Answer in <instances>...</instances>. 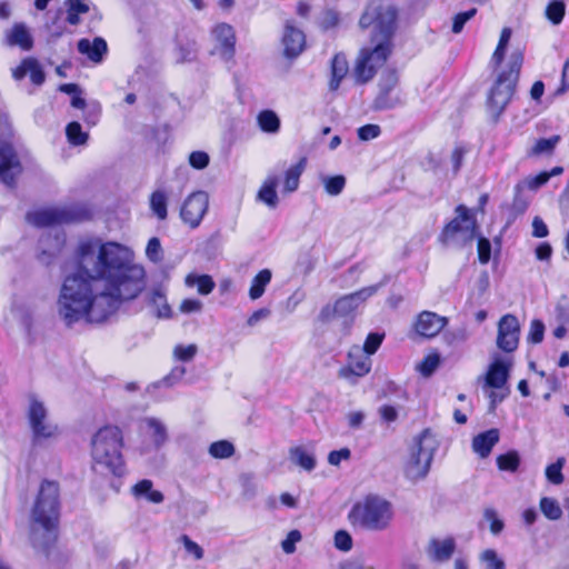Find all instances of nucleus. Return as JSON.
Instances as JSON below:
<instances>
[{"label": "nucleus", "mask_w": 569, "mask_h": 569, "mask_svg": "<svg viewBox=\"0 0 569 569\" xmlns=\"http://www.w3.org/2000/svg\"><path fill=\"white\" fill-rule=\"evenodd\" d=\"M76 258L78 270L63 278L57 299L58 316L68 327L102 322L146 288V270L128 246L88 238L79 242Z\"/></svg>", "instance_id": "nucleus-1"}, {"label": "nucleus", "mask_w": 569, "mask_h": 569, "mask_svg": "<svg viewBox=\"0 0 569 569\" xmlns=\"http://www.w3.org/2000/svg\"><path fill=\"white\" fill-rule=\"evenodd\" d=\"M397 9L390 4L370 3L359 20L362 29L372 27L370 44L360 50L353 68L357 82L366 83L386 63L397 27Z\"/></svg>", "instance_id": "nucleus-2"}, {"label": "nucleus", "mask_w": 569, "mask_h": 569, "mask_svg": "<svg viewBox=\"0 0 569 569\" xmlns=\"http://www.w3.org/2000/svg\"><path fill=\"white\" fill-rule=\"evenodd\" d=\"M59 515V485L44 480L30 515V540L34 548L46 550L56 540Z\"/></svg>", "instance_id": "nucleus-3"}, {"label": "nucleus", "mask_w": 569, "mask_h": 569, "mask_svg": "<svg viewBox=\"0 0 569 569\" xmlns=\"http://www.w3.org/2000/svg\"><path fill=\"white\" fill-rule=\"evenodd\" d=\"M123 436L116 426H103L91 438L92 469L101 475L122 476L124 460L122 456Z\"/></svg>", "instance_id": "nucleus-4"}, {"label": "nucleus", "mask_w": 569, "mask_h": 569, "mask_svg": "<svg viewBox=\"0 0 569 569\" xmlns=\"http://www.w3.org/2000/svg\"><path fill=\"white\" fill-rule=\"evenodd\" d=\"M393 518L391 503L377 495H368L352 506L348 519L353 526L366 530L383 531Z\"/></svg>", "instance_id": "nucleus-5"}, {"label": "nucleus", "mask_w": 569, "mask_h": 569, "mask_svg": "<svg viewBox=\"0 0 569 569\" xmlns=\"http://www.w3.org/2000/svg\"><path fill=\"white\" fill-rule=\"evenodd\" d=\"M522 63V51H512L507 62V69L498 74L497 81L490 90L488 109L496 120L503 112L513 96Z\"/></svg>", "instance_id": "nucleus-6"}, {"label": "nucleus", "mask_w": 569, "mask_h": 569, "mask_svg": "<svg viewBox=\"0 0 569 569\" xmlns=\"http://www.w3.org/2000/svg\"><path fill=\"white\" fill-rule=\"evenodd\" d=\"M26 416L34 448L47 446L59 437V426L50 418L47 406L36 395L28 397Z\"/></svg>", "instance_id": "nucleus-7"}, {"label": "nucleus", "mask_w": 569, "mask_h": 569, "mask_svg": "<svg viewBox=\"0 0 569 569\" xmlns=\"http://www.w3.org/2000/svg\"><path fill=\"white\" fill-rule=\"evenodd\" d=\"M439 442L436 435L429 429L422 430L415 439L409 459L405 467V475L410 480L425 478L429 470Z\"/></svg>", "instance_id": "nucleus-8"}, {"label": "nucleus", "mask_w": 569, "mask_h": 569, "mask_svg": "<svg viewBox=\"0 0 569 569\" xmlns=\"http://www.w3.org/2000/svg\"><path fill=\"white\" fill-rule=\"evenodd\" d=\"M456 218L443 228L440 239L447 246L463 247L477 237V222L463 204L456 208Z\"/></svg>", "instance_id": "nucleus-9"}, {"label": "nucleus", "mask_w": 569, "mask_h": 569, "mask_svg": "<svg viewBox=\"0 0 569 569\" xmlns=\"http://www.w3.org/2000/svg\"><path fill=\"white\" fill-rule=\"evenodd\" d=\"M379 287V284L369 286L359 291L341 297L333 306H326L321 310L319 316L320 319L322 321H330L336 317L346 318L351 316L361 303L378 291Z\"/></svg>", "instance_id": "nucleus-10"}, {"label": "nucleus", "mask_w": 569, "mask_h": 569, "mask_svg": "<svg viewBox=\"0 0 569 569\" xmlns=\"http://www.w3.org/2000/svg\"><path fill=\"white\" fill-rule=\"evenodd\" d=\"M209 206V197L204 191H196L187 197L180 210L182 221L190 228H197L202 221Z\"/></svg>", "instance_id": "nucleus-11"}, {"label": "nucleus", "mask_w": 569, "mask_h": 569, "mask_svg": "<svg viewBox=\"0 0 569 569\" xmlns=\"http://www.w3.org/2000/svg\"><path fill=\"white\" fill-rule=\"evenodd\" d=\"M76 219L77 216L73 211L59 207L44 208L27 214V221L36 227H53Z\"/></svg>", "instance_id": "nucleus-12"}, {"label": "nucleus", "mask_w": 569, "mask_h": 569, "mask_svg": "<svg viewBox=\"0 0 569 569\" xmlns=\"http://www.w3.org/2000/svg\"><path fill=\"white\" fill-rule=\"evenodd\" d=\"M520 325L516 316L505 315L498 323L497 347L505 352H512L518 348Z\"/></svg>", "instance_id": "nucleus-13"}, {"label": "nucleus", "mask_w": 569, "mask_h": 569, "mask_svg": "<svg viewBox=\"0 0 569 569\" xmlns=\"http://www.w3.org/2000/svg\"><path fill=\"white\" fill-rule=\"evenodd\" d=\"M372 361L368 355L363 352L361 347L353 346L348 353V365L341 368L339 377L356 382L353 377H363L370 372Z\"/></svg>", "instance_id": "nucleus-14"}, {"label": "nucleus", "mask_w": 569, "mask_h": 569, "mask_svg": "<svg viewBox=\"0 0 569 569\" xmlns=\"http://www.w3.org/2000/svg\"><path fill=\"white\" fill-rule=\"evenodd\" d=\"M22 168L13 148L0 141V180L8 187L12 188L16 178L21 173Z\"/></svg>", "instance_id": "nucleus-15"}, {"label": "nucleus", "mask_w": 569, "mask_h": 569, "mask_svg": "<svg viewBox=\"0 0 569 569\" xmlns=\"http://www.w3.org/2000/svg\"><path fill=\"white\" fill-rule=\"evenodd\" d=\"M66 242L64 234L58 230L49 231L42 234L39 240L40 254L39 260L44 264H50Z\"/></svg>", "instance_id": "nucleus-16"}, {"label": "nucleus", "mask_w": 569, "mask_h": 569, "mask_svg": "<svg viewBox=\"0 0 569 569\" xmlns=\"http://www.w3.org/2000/svg\"><path fill=\"white\" fill-rule=\"evenodd\" d=\"M456 547V540L452 537L431 538L426 547V555L432 562L443 563L451 559Z\"/></svg>", "instance_id": "nucleus-17"}, {"label": "nucleus", "mask_w": 569, "mask_h": 569, "mask_svg": "<svg viewBox=\"0 0 569 569\" xmlns=\"http://www.w3.org/2000/svg\"><path fill=\"white\" fill-rule=\"evenodd\" d=\"M283 53L287 58L298 57L305 49V33L292 21H287L282 37Z\"/></svg>", "instance_id": "nucleus-18"}, {"label": "nucleus", "mask_w": 569, "mask_h": 569, "mask_svg": "<svg viewBox=\"0 0 569 569\" xmlns=\"http://www.w3.org/2000/svg\"><path fill=\"white\" fill-rule=\"evenodd\" d=\"M212 34L218 43L217 50L224 60H230L234 56L236 34L233 28L228 23H219Z\"/></svg>", "instance_id": "nucleus-19"}, {"label": "nucleus", "mask_w": 569, "mask_h": 569, "mask_svg": "<svg viewBox=\"0 0 569 569\" xmlns=\"http://www.w3.org/2000/svg\"><path fill=\"white\" fill-rule=\"evenodd\" d=\"M448 320L431 311H422L416 322V331L426 338L436 337L447 325Z\"/></svg>", "instance_id": "nucleus-20"}, {"label": "nucleus", "mask_w": 569, "mask_h": 569, "mask_svg": "<svg viewBox=\"0 0 569 569\" xmlns=\"http://www.w3.org/2000/svg\"><path fill=\"white\" fill-rule=\"evenodd\" d=\"M27 74H29L31 82L36 86H41L46 80L44 72L39 61L34 58L23 59L21 63L12 70V77L16 80H21Z\"/></svg>", "instance_id": "nucleus-21"}, {"label": "nucleus", "mask_w": 569, "mask_h": 569, "mask_svg": "<svg viewBox=\"0 0 569 569\" xmlns=\"http://www.w3.org/2000/svg\"><path fill=\"white\" fill-rule=\"evenodd\" d=\"M148 306L152 308V312L158 318L169 319L172 316L171 307L167 301V289L161 284L150 289Z\"/></svg>", "instance_id": "nucleus-22"}, {"label": "nucleus", "mask_w": 569, "mask_h": 569, "mask_svg": "<svg viewBox=\"0 0 569 569\" xmlns=\"http://www.w3.org/2000/svg\"><path fill=\"white\" fill-rule=\"evenodd\" d=\"M77 47L81 54L87 56L94 63H100L108 52L107 42L100 37H96L93 40L80 39Z\"/></svg>", "instance_id": "nucleus-23"}, {"label": "nucleus", "mask_w": 569, "mask_h": 569, "mask_svg": "<svg viewBox=\"0 0 569 569\" xmlns=\"http://www.w3.org/2000/svg\"><path fill=\"white\" fill-rule=\"evenodd\" d=\"M6 43L9 47H19L22 50H30L33 46V38L24 23H14L6 31Z\"/></svg>", "instance_id": "nucleus-24"}, {"label": "nucleus", "mask_w": 569, "mask_h": 569, "mask_svg": "<svg viewBox=\"0 0 569 569\" xmlns=\"http://www.w3.org/2000/svg\"><path fill=\"white\" fill-rule=\"evenodd\" d=\"M141 430L152 440L157 448L163 446L168 440L166 425L158 418L147 417L141 421Z\"/></svg>", "instance_id": "nucleus-25"}, {"label": "nucleus", "mask_w": 569, "mask_h": 569, "mask_svg": "<svg viewBox=\"0 0 569 569\" xmlns=\"http://www.w3.org/2000/svg\"><path fill=\"white\" fill-rule=\"evenodd\" d=\"M499 430L490 429L472 439V449L480 458H487L499 441Z\"/></svg>", "instance_id": "nucleus-26"}, {"label": "nucleus", "mask_w": 569, "mask_h": 569, "mask_svg": "<svg viewBox=\"0 0 569 569\" xmlns=\"http://www.w3.org/2000/svg\"><path fill=\"white\" fill-rule=\"evenodd\" d=\"M509 377V368L508 366L500 359H496L488 369L486 375V386L495 389L502 388L508 380Z\"/></svg>", "instance_id": "nucleus-27"}, {"label": "nucleus", "mask_w": 569, "mask_h": 569, "mask_svg": "<svg viewBox=\"0 0 569 569\" xmlns=\"http://www.w3.org/2000/svg\"><path fill=\"white\" fill-rule=\"evenodd\" d=\"M349 66L345 54L338 53L331 60V79L329 82V88L331 91H336L341 80L348 73Z\"/></svg>", "instance_id": "nucleus-28"}, {"label": "nucleus", "mask_w": 569, "mask_h": 569, "mask_svg": "<svg viewBox=\"0 0 569 569\" xmlns=\"http://www.w3.org/2000/svg\"><path fill=\"white\" fill-rule=\"evenodd\" d=\"M279 179L277 176H269L259 190L258 198L270 208H276L278 204L277 187Z\"/></svg>", "instance_id": "nucleus-29"}, {"label": "nucleus", "mask_w": 569, "mask_h": 569, "mask_svg": "<svg viewBox=\"0 0 569 569\" xmlns=\"http://www.w3.org/2000/svg\"><path fill=\"white\" fill-rule=\"evenodd\" d=\"M152 481L143 479L137 482L132 488V493L137 497H144L148 501L153 503H161L164 499L162 492L152 489Z\"/></svg>", "instance_id": "nucleus-30"}, {"label": "nucleus", "mask_w": 569, "mask_h": 569, "mask_svg": "<svg viewBox=\"0 0 569 569\" xmlns=\"http://www.w3.org/2000/svg\"><path fill=\"white\" fill-rule=\"evenodd\" d=\"M306 168V159L302 158L296 164L287 169L284 173L283 191L293 192L298 189L300 177Z\"/></svg>", "instance_id": "nucleus-31"}, {"label": "nucleus", "mask_w": 569, "mask_h": 569, "mask_svg": "<svg viewBox=\"0 0 569 569\" xmlns=\"http://www.w3.org/2000/svg\"><path fill=\"white\" fill-rule=\"evenodd\" d=\"M289 458L291 462L307 471H312L316 468L315 456L303 447L291 448L289 450Z\"/></svg>", "instance_id": "nucleus-32"}, {"label": "nucleus", "mask_w": 569, "mask_h": 569, "mask_svg": "<svg viewBox=\"0 0 569 569\" xmlns=\"http://www.w3.org/2000/svg\"><path fill=\"white\" fill-rule=\"evenodd\" d=\"M257 123L261 131L270 134L280 130V119L273 110H262L257 116Z\"/></svg>", "instance_id": "nucleus-33"}, {"label": "nucleus", "mask_w": 569, "mask_h": 569, "mask_svg": "<svg viewBox=\"0 0 569 569\" xmlns=\"http://www.w3.org/2000/svg\"><path fill=\"white\" fill-rule=\"evenodd\" d=\"M272 273L269 269H262L254 276L249 289V297L251 300L261 298L264 293L266 287L270 283Z\"/></svg>", "instance_id": "nucleus-34"}, {"label": "nucleus", "mask_w": 569, "mask_h": 569, "mask_svg": "<svg viewBox=\"0 0 569 569\" xmlns=\"http://www.w3.org/2000/svg\"><path fill=\"white\" fill-rule=\"evenodd\" d=\"M489 274L486 271L481 272L475 282V288L470 292L467 303L470 306L481 305L483 302V296L489 288Z\"/></svg>", "instance_id": "nucleus-35"}, {"label": "nucleus", "mask_w": 569, "mask_h": 569, "mask_svg": "<svg viewBox=\"0 0 569 569\" xmlns=\"http://www.w3.org/2000/svg\"><path fill=\"white\" fill-rule=\"evenodd\" d=\"M167 203L168 198L163 190L158 189L151 193L149 200L150 210L159 220H164L168 217Z\"/></svg>", "instance_id": "nucleus-36"}, {"label": "nucleus", "mask_w": 569, "mask_h": 569, "mask_svg": "<svg viewBox=\"0 0 569 569\" xmlns=\"http://www.w3.org/2000/svg\"><path fill=\"white\" fill-rule=\"evenodd\" d=\"M561 137L558 134L551 136L549 138L538 139L535 144L531 147L529 154L530 156H550L553 153V150L560 142Z\"/></svg>", "instance_id": "nucleus-37"}, {"label": "nucleus", "mask_w": 569, "mask_h": 569, "mask_svg": "<svg viewBox=\"0 0 569 569\" xmlns=\"http://www.w3.org/2000/svg\"><path fill=\"white\" fill-rule=\"evenodd\" d=\"M549 179H550V174H547V171H542L535 177H529L526 180L517 183L515 187L516 198H515L513 206L518 207V196L525 188L536 190V189L540 188L541 186L546 184L549 181Z\"/></svg>", "instance_id": "nucleus-38"}, {"label": "nucleus", "mask_w": 569, "mask_h": 569, "mask_svg": "<svg viewBox=\"0 0 569 569\" xmlns=\"http://www.w3.org/2000/svg\"><path fill=\"white\" fill-rule=\"evenodd\" d=\"M511 34H512V31L508 27H506V28H503L501 30L497 48L493 51L492 57H491V61H490L491 64L495 68H497V67H499L501 64V62H502V60L505 58L506 49H507L508 43L510 41Z\"/></svg>", "instance_id": "nucleus-39"}, {"label": "nucleus", "mask_w": 569, "mask_h": 569, "mask_svg": "<svg viewBox=\"0 0 569 569\" xmlns=\"http://www.w3.org/2000/svg\"><path fill=\"white\" fill-rule=\"evenodd\" d=\"M320 179L325 191L331 197L339 196L343 191L347 182L342 174L322 176Z\"/></svg>", "instance_id": "nucleus-40"}, {"label": "nucleus", "mask_w": 569, "mask_h": 569, "mask_svg": "<svg viewBox=\"0 0 569 569\" xmlns=\"http://www.w3.org/2000/svg\"><path fill=\"white\" fill-rule=\"evenodd\" d=\"M186 284L188 287H197V290L200 295H209L214 288L213 280L211 279L210 276H207V274H202V276L189 274L186 278Z\"/></svg>", "instance_id": "nucleus-41"}, {"label": "nucleus", "mask_w": 569, "mask_h": 569, "mask_svg": "<svg viewBox=\"0 0 569 569\" xmlns=\"http://www.w3.org/2000/svg\"><path fill=\"white\" fill-rule=\"evenodd\" d=\"M396 84H397V77L393 73L389 74L388 78L383 82H381V84H380L381 91L376 99L377 108L387 109V108L392 107V103H390L388 101L387 96H388V92L390 90H392Z\"/></svg>", "instance_id": "nucleus-42"}, {"label": "nucleus", "mask_w": 569, "mask_h": 569, "mask_svg": "<svg viewBox=\"0 0 569 569\" xmlns=\"http://www.w3.org/2000/svg\"><path fill=\"white\" fill-rule=\"evenodd\" d=\"M540 510L549 520H559L562 516V509L559 502L549 497H543L540 500Z\"/></svg>", "instance_id": "nucleus-43"}, {"label": "nucleus", "mask_w": 569, "mask_h": 569, "mask_svg": "<svg viewBox=\"0 0 569 569\" xmlns=\"http://www.w3.org/2000/svg\"><path fill=\"white\" fill-rule=\"evenodd\" d=\"M68 141L73 146L87 143L88 133L82 131L81 124L77 121L70 122L66 128Z\"/></svg>", "instance_id": "nucleus-44"}, {"label": "nucleus", "mask_w": 569, "mask_h": 569, "mask_svg": "<svg viewBox=\"0 0 569 569\" xmlns=\"http://www.w3.org/2000/svg\"><path fill=\"white\" fill-rule=\"evenodd\" d=\"M520 457L517 451H508L497 457V466L502 471L515 472L519 468Z\"/></svg>", "instance_id": "nucleus-45"}, {"label": "nucleus", "mask_w": 569, "mask_h": 569, "mask_svg": "<svg viewBox=\"0 0 569 569\" xmlns=\"http://www.w3.org/2000/svg\"><path fill=\"white\" fill-rule=\"evenodd\" d=\"M68 4L67 21L76 26L80 22L79 14L87 13L89 6L83 0H68Z\"/></svg>", "instance_id": "nucleus-46"}, {"label": "nucleus", "mask_w": 569, "mask_h": 569, "mask_svg": "<svg viewBox=\"0 0 569 569\" xmlns=\"http://www.w3.org/2000/svg\"><path fill=\"white\" fill-rule=\"evenodd\" d=\"M565 12L566 6L561 0H553L546 8V17L553 24H559L562 21Z\"/></svg>", "instance_id": "nucleus-47"}, {"label": "nucleus", "mask_w": 569, "mask_h": 569, "mask_svg": "<svg viewBox=\"0 0 569 569\" xmlns=\"http://www.w3.org/2000/svg\"><path fill=\"white\" fill-rule=\"evenodd\" d=\"M209 453L213 458L226 459L234 453V447L231 442L227 440L216 441L210 445Z\"/></svg>", "instance_id": "nucleus-48"}, {"label": "nucleus", "mask_w": 569, "mask_h": 569, "mask_svg": "<svg viewBox=\"0 0 569 569\" xmlns=\"http://www.w3.org/2000/svg\"><path fill=\"white\" fill-rule=\"evenodd\" d=\"M566 463V459L560 457L557 459L555 463L549 465L546 468V477L553 485H560L563 481V475L561 472L563 466Z\"/></svg>", "instance_id": "nucleus-49"}, {"label": "nucleus", "mask_w": 569, "mask_h": 569, "mask_svg": "<svg viewBox=\"0 0 569 569\" xmlns=\"http://www.w3.org/2000/svg\"><path fill=\"white\" fill-rule=\"evenodd\" d=\"M483 518L489 522V529L492 535L498 536L502 532L505 522L499 518L498 512L493 508H486Z\"/></svg>", "instance_id": "nucleus-50"}, {"label": "nucleus", "mask_w": 569, "mask_h": 569, "mask_svg": "<svg viewBox=\"0 0 569 569\" xmlns=\"http://www.w3.org/2000/svg\"><path fill=\"white\" fill-rule=\"evenodd\" d=\"M479 559L486 565L487 569H506L505 561L498 557V553L493 549L483 550Z\"/></svg>", "instance_id": "nucleus-51"}, {"label": "nucleus", "mask_w": 569, "mask_h": 569, "mask_svg": "<svg viewBox=\"0 0 569 569\" xmlns=\"http://www.w3.org/2000/svg\"><path fill=\"white\" fill-rule=\"evenodd\" d=\"M146 257L153 263H159L163 259V250L159 238L152 237L146 247Z\"/></svg>", "instance_id": "nucleus-52"}, {"label": "nucleus", "mask_w": 569, "mask_h": 569, "mask_svg": "<svg viewBox=\"0 0 569 569\" xmlns=\"http://www.w3.org/2000/svg\"><path fill=\"white\" fill-rule=\"evenodd\" d=\"M440 363V358L437 353L428 355L418 366L417 369L419 372L425 376L429 377L433 373V371L438 368Z\"/></svg>", "instance_id": "nucleus-53"}, {"label": "nucleus", "mask_w": 569, "mask_h": 569, "mask_svg": "<svg viewBox=\"0 0 569 569\" xmlns=\"http://www.w3.org/2000/svg\"><path fill=\"white\" fill-rule=\"evenodd\" d=\"M197 352L198 347L194 343L188 346L177 345L173 349V357L176 360L186 362L192 360Z\"/></svg>", "instance_id": "nucleus-54"}, {"label": "nucleus", "mask_w": 569, "mask_h": 569, "mask_svg": "<svg viewBox=\"0 0 569 569\" xmlns=\"http://www.w3.org/2000/svg\"><path fill=\"white\" fill-rule=\"evenodd\" d=\"M383 338H385L383 333L371 332L366 338V341L363 343V347H361V349L363 350V352L366 355H368L370 357L373 353H376V351L379 349V347L381 346V343L383 341Z\"/></svg>", "instance_id": "nucleus-55"}, {"label": "nucleus", "mask_w": 569, "mask_h": 569, "mask_svg": "<svg viewBox=\"0 0 569 569\" xmlns=\"http://www.w3.org/2000/svg\"><path fill=\"white\" fill-rule=\"evenodd\" d=\"M545 325L542 321L535 319L530 323V330L528 333V341L531 343H540L543 340Z\"/></svg>", "instance_id": "nucleus-56"}, {"label": "nucleus", "mask_w": 569, "mask_h": 569, "mask_svg": "<svg viewBox=\"0 0 569 569\" xmlns=\"http://www.w3.org/2000/svg\"><path fill=\"white\" fill-rule=\"evenodd\" d=\"M335 547L338 550L348 552L352 549V538L346 530H338L335 535Z\"/></svg>", "instance_id": "nucleus-57"}, {"label": "nucleus", "mask_w": 569, "mask_h": 569, "mask_svg": "<svg viewBox=\"0 0 569 569\" xmlns=\"http://www.w3.org/2000/svg\"><path fill=\"white\" fill-rule=\"evenodd\" d=\"M477 13V10L473 8V9H470L468 11H465V12H460L458 13L455 18H453V23H452V32L453 33H460L465 27V24L475 17V14Z\"/></svg>", "instance_id": "nucleus-58"}, {"label": "nucleus", "mask_w": 569, "mask_h": 569, "mask_svg": "<svg viewBox=\"0 0 569 569\" xmlns=\"http://www.w3.org/2000/svg\"><path fill=\"white\" fill-rule=\"evenodd\" d=\"M189 163L194 169H204L209 164V156L204 151H193L189 156Z\"/></svg>", "instance_id": "nucleus-59"}, {"label": "nucleus", "mask_w": 569, "mask_h": 569, "mask_svg": "<svg viewBox=\"0 0 569 569\" xmlns=\"http://www.w3.org/2000/svg\"><path fill=\"white\" fill-rule=\"evenodd\" d=\"M381 130L378 124H366L358 129V137L362 141H369L379 137Z\"/></svg>", "instance_id": "nucleus-60"}, {"label": "nucleus", "mask_w": 569, "mask_h": 569, "mask_svg": "<svg viewBox=\"0 0 569 569\" xmlns=\"http://www.w3.org/2000/svg\"><path fill=\"white\" fill-rule=\"evenodd\" d=\"M491 257V244L490 241L483 237L478 239V258L482 264L489 262Z\"/></svg>", "instance_id": "nucleus-61"}, {"label": "nucleus", "mask_w": 569, "mask_h": 569, "mask_svg": "<svg viewBox=\"0 0 569 569\" xmlns=\"http://www.w3.org/2000/svg\"><path fill=\"white\" fill-rule=\"evenodd\" d=\"M301 540V533L298 530H292L288 533L287 538L281 542L282 550L290 555L296 550V543Z\"/></svg>", "instance_id": "nucleus-62"}, {"label": "nucleus", "mask_w": 569, "mask_h": 569, "mask_svg": "<svg viewBox=\"0 0 569 569\" xmlns=\"http://www.w3.org/2000/svg\"><path fill=\"white\" fill-rule=\"evenodd\" d=\"M181 541L184 546L187 552L193 555V557L199 560L203 557L202 548L194 541H192L188 536L183 535L181 537Z\"/></svg>", "instance_id": "nucleus-63"}, {"label": "nucleus", "mask_w": 569, "mask_h": 569, "mask_svg": "<svg viewBox=\"0 0 569 569\" xmlns=\"http://www.w3.org/2000/svg\"><path fill=\"white\" fill-rule=\"evenodd\" d=\"M379 416L383 422L390 423L398 419V410L390 405H383L378 409Z\"/></svg>", "instance_id": "nucleus-64"}]
</instances>
